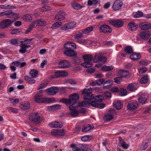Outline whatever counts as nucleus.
<instances>
[{"label":"nucleus","instance_id":"f257e3e1","mask_svg":"<svg viewBox=\"0 0 151 151\" xmlns=\"http://www.w3.org/2000/svg\"><path fill=\"white\" fill-rule=\"evenodd\" d=\"M82 94L84 95L83 99L88 101H83L78 103L79 106L88 107L90 106L97 107L98 106V103L94 100V97L91 93V88L89 87L88 88H85L82 92Z\"/></svg>","mask_w":151,"mask_h":151},{"label":"nucleus","instance_id":"f03ea898","mask_svg":"<svg viewBox=\"0 0 151 151\" xmlns=\"http://www.w3.org/2000/svg\"><path fill=\"white\" fill-rule=\"evenodd\" d=\"M101 55L99 53H96L93 59V57L92 55L89 54H85L83 56V58L84 60V62L82 63L81 65L87 68L91 67L92 66L93 63L92 61L93 59L94 63H96L99 62L100 61V58Z\"/></svg>","mask_w":151,"mask_h":151},{"label":"nucleus","instance_id":"7ed1b4c3","mask_svg":"<svg viewBox=\"0 0 151 151\" xmlns=\"http://www.w3.org/2000/svg\"><path fill=\"white\" fill-rule=\"evenodd\" d=\"M79 98V95L77 93H75L70 95L68 99H62L60 101L65 103L66 104H69L73 103L72 104L76 105L77 103L78 104V102L77 100H78Z\"/></svg>","mask_w":151,"mask_h":151},{"label":"nucleus","instance_id":"20e7f679","mask_svg":"<svg viewBox=\"0 0 151 151\" xmlns=\"http://www.w3.org/2000/svg\"><path fill=\"white\" fill-rule=\"evenodd\" d=\"M79 103H81V102H78V104L76 105L72 104L70 105L69 107V109L70 111V114L73 117H74L77 116L79 114V111L76 110L78 106L80 107L78 105Z\"/></svg>","mask_w":151,"mask_h":151},{"label":"nucleus","instance_id":"39448f33","mask_svg":"<svg viewBox=\"0 0 151 151\" xmlns=\"http://www.w3.org/2000/svg\"><path fill=\"white\" fill-rule=\"evenodd\" d=\"M109 22L110 24L115 27H120L123 26L124 24L123 22L119 19H113L110 20Z\"/></svg>","mask_w":151,"mask_h":151},{"label":"nucleus","instance_id":"423d86ee","mask_svg":"<svg viewBox=\"0 0 151 151\" xmlns=\"http://www.w3.org/2000/svg\"><path fill=\"white\" fill-rule=\"evenodd\" d=\"M9 19H5L2 21L0 23V28L3 29L8 28L13 22Z\"/></svg>","mask_w":151,"mask_h":151},{"label":"nucleus","instance_id":"0eeeda50","mask_svg":"<svg viewBox=\"0 0 151 151\" xmlns=\"http://www.w3.org/2000/svg\"><path fill=\"white\" fill-rule=\"evenodd\" d=\"M59 91L57 87L54 86L49 88L45 90V92L48 95L53 96L55 95Z\"/></svg>","mask_w":151,"mask_h":151},{"label":"nucleus","instance_id":"6e6552de","mask_svg":"<svg viewBox=\"0 0 151 151\" xmlns=\"http://www.w3.org/2000/svg\"><path fill=\"white\" fill-rule=\"evenodd\" d=\"M76 22H71L65 24L60 29L62 30H66L73 28L76 26Z\"/></svg>","mask_w":151,"mask_h":151},{"label":"nucleus","instance_id":"1a4fd4ad","mask_svg":"<svg viewBox=\"0 0 151 151\" xmlns=\"http://www.w3.org/2000/svg\"><path fill=\"white\" fill-rule=\"evenodd\" d=\"M99 31L100 33H111L112 29L111 27L106 24L103 25L99 28Z\"/></svg>","mask_w":151,"mask_h":151},{"label":"nucleus","instance_id":"9d476101","mask_svg":"<svg viewBox=\"0 0 151 151\" xmlns=\"http://www.w3.org/2000/svg\"><path fill=\"white\" fill-rule=\"evenodd\" d=\"M148 98V94L147 93H142L139 94L138 100L139 103L143 104H145Z\"/></svg>","mask_w":151,"mask_h":151},{"label":"nucleus","instance_id":"9b49d317","mask_svg":"<svg viewBox=\"0 0 151 151\" xmlns=\"http://www.w3.org/2000/svg\"><path fill=\"white\" fill-rule=\"evenodd\" d=\"M123 4L122 1L119 0H116L114 2L112 8L114 11H118L121 9Z\"/></svg>","mask_w":151,"mask_h":151},{"label":"nucleus","instance_id":"f8f14e48","mask_svg":"<svg viewBox=\"0 0 151 151\" xmlns=\"http://www.w3.org/2000/svg\"><path fill=\"white\" fill-rule=\"evenodd\" d=\"M66 16L65 13L63 11H59L55 15V20L61 21L65 19Z\"/></svg>","mask_w":151,"mask_h":151},{"label":"nucleus","instance_id":"ddd939ff","mask_svg":"<svg viewBox=\"0 0 151 151\" xmlns=\"http://www.w3.org/2000/svg\"><path fill=\"white\" fill-rule=\"evenodd\" d=\"M138 106L137 101H132L128 103L127 107L128 109L133 110L137 109Z\"/></svg>","mask_w":151,"mask_h":151},{"label":"nucleus","instance_id":"4468645a","mask_svg":"<svg viewBox=\"0 0 151 151\" xmlns=\"http://www.w3.org/2000/svg\"><path fill=\"white\" fill-rule=\"evenodd\" d=\"M40 116L38 112L33 113L29 116V119L30 120L34 122H39Z\"/></svg>","mask_w":151,"mask_h":151},{"label":"nucleus","instance_id":"2eb2a0df","mask_svg":"<svg viewBox=\"0 0 151 151\" xmlns=\"http://www.w3.org/2000/svg\"><path fill=\"white\" fill-rule=\"evenodd\" d=\"M65 130L63 129H53L51 131L52 134L54 136H63L65 133Z\"/></svg>","mask_w":151,"mask_h":151},{"label":"nucleus","instance_id":"dca6fc26","mask_svg":"<svg viewBox=\"0 0 151 151\" xmlns=\"http://www.w3.org/2000/svg\"><path fill=\"white\" fill-rule=\"evenodd\" d=\"M68 75V73L64 71H59L55 72L54 75L51 76V78L60 77H64Z\"/></svg>","mask_w":151,"mask_h":151},{"label":"nucleus","instance_id":"f3484780","mask_svg":"<svg viewBox=\"0 0 151 151\" xmlns=\"http://www.w3.org/2000/svg\"><path fill=\"white\" fill-rule=\"evenodd\" d=\"M70 65L69 62L65 60L61 61L58 63L59 67L60 68H67L69 67Z\"/></svg>","mask_w":151,"mask_h":151},{"label":"nucleus","instance_id":"a211bd4d","mask_svg":"<svg viewBox=\"0 0 151 151\" xmlns=\"http://www.w3.org/2000/svg\"><path fill=\"white\" fill-rule=\"evenodd\" d=\"M35 97L36 102L38 103H44L45 98L43 97V96L41 93H37L35 95Z\"/></svg>","mask_w":151,"mask_h":151},{"label":"nucleus","instance_id":"6ab92c4d","mask_svg":"<svg viewBox=\"0 0 151 151\" xmlns=\"http://www.w3.org/2000/svg\"><path fill=\"white\" fill-rule=\"evenodd\" d=\"M138 27V25L134 22H130L127 25V28L132 32L136 31Z\"/></svg>","mask_w":151,"mask_h":151},{"label":"nucleus","instance_id":"aec40b11","mask_svg":"<svg viewBox=\"0 0 151 151\" xmlns=\"http://www.w3.org/2000/svg\"><path fill=\"white\" fill-rule=\"evenodd\" d=\"M139 37L143 40H146L150 37L151 33L150 31L142 32L140 33Z\"/></svg>","mask_w":151,"mask_h":151},{"label":"nucleus","instance_id":"412c9836","mask_svg":"<svg viewBox=\"0 0 151 151\" xmlns=\"http://www.w3.org/2000/svg\"><path fill=\"white\" fill-rule=\"evenodd\" d=\"M140 28L143 30H146L151 28V24L148 22H142L139 25Z\"/></svg>","mask_w":151,"mask_h":151},{"label":"nucleus","instance_id":"4be33fe9","mask_svg":"<svg viewBox=\"0 0 151 151\" xmlns=\"http://www.w3.org/2000/svg\"><path fill=\"white\" fill-rule=\"evenodd\" d=\"M76 52V51L73 49H66L64 51V53L67 56L73 57L76 56L77 54Z\"/></svg>","mask_w":151,"mask_h":151},{"label":"nucleus","instance_id":"5701e85b","mask_svg":"<svg viewBox=\"0 0 151 151\" xmlns=\"http://www.w3.org/2000/svg\"><path fill=\"white\" fill-rule=\"evenodd\" d=\"M138 87L137 83H133L129 84L127 86V89L129 91H133L136 90Z\"/></svg>","mask_w":151,"mask_h":151},{"label":"nucleus","instance_id":"b1692460","mask_svg":"<svg viewBox=\"0 0 151 151\" xmlns=\"http://www.w3.org/2000/svg\"><path fill=\"white\" fill-rule=\"evenodd\" d=\"M117 74L122 78H126L130 75V73L127 71L120 70L118 72Z\"/></svg>","mask_w":151,"mask_h":151},{"label":"nucleus","instance_id":"393cba45","mask_svg":"<svg viewBox=\"0 0 151 151\" xmlns=\"http://www.w3.org/2000/svg\"><path fill=\"white\" fill-rule=\"evenodd\" d=\"M113 105L118 110L121 109L123 106V104L121 101L119 100H115L113 103Z\"/></svg>","mask_w":151,"mask_h":151},{"label":"nucleus","instance_id":"a878e982","mask_svg":"<svg viewBox=\"0 0 151 151\" xmlns=\"http://www.w3.org/2000/svg\"><path fill=\"white\" fill-rule=\"evenodd\" d=\"M141 57V55L139 53H134L132 54H131L129 56V58L131 60H137L139 59Z\"/></svg>","mask_w":151,"mask_h":151},{"label":"nucleus","instance_id":"bb28decb","mask_svg":"<svg viewBox=\"0 0 151 151\" xmlns=\"http://www.w3.org/2000/svg\"><path fill=\"white\" fill-rule=\"evenodd\" d=\"M20 107L22 109H27L30 108V105L29 103L28 102L25 101L20 104Z\"/></svg>","mask_w":151,"mask_h":151},{"label":"nucleus","instance_id":"cd10ccee","mask_svg":"<svg viewBox=\"0 0 151 151\" xmlns=\"http://www.w3.org/2000/svg\"><path fill=\"white\" fill-rule=\"evenodd\" d=\"M94 27H95L93 26L88 27L81 30V32L83 33L84 34H88L92 32Z\"/></svg>","mask_w":151,"mask_h":151},{"label":"nucleus","instance_id":"c85d7f7f","mask_svg":"<svg viewBox=\"0 0 151 151\" xmlns=\"http://www.w3.org/2000/svg\"><path fill=\"white\" fill-rule=\"evenodd\" d=\"M4 13V16H6L7 18H12L13 15L14 14V12L11 10L5 11Z\"/></svg>","mask_w":151,"mask_h":151},{"label":"nucleus","instance_id":"c756f323","mask_svg":"<svg viewBox=\"0 0 151 151\" xmlns=\"http://www.w3.org/2000/svg\"><path fill=\"white\" fill-rule=\"evenodd\" d=\"M29 74L32 78H36L38 74V71L37 70L32 69L30 70Z\"/></svg>","mask_w":151,"mask_h":151},{"label":"nucleus","instance_id":"7c9ffc66","mask_svg":"<svg viewBox=\"0 0 151 151\" xmlns=\"http://www.w3.org/2000/svg\"><path fill=\"white\" fill-rule=\"evenodd\" d=\"M20 49L19 50V52L22 54H23L26 52L27 49L26 48V46L24 44H20Z\"/></svg>","mask_w":151,"mask_h":151},{"label":"nucleus","instance_id":"2f4dec72","mask_svg":"<svg viewBox=\"0 0 151 151\" xmlns=\"http://www.w3.org/2000/svg\"><path fill=\"white\" fill-rule=\"evenodd\" d=\"M22 33L20 29H16L12 30L11 33L12 35H19Z\"/></svg>","mask_w":151,"mask_h":151},{"label":"nucleus","instance_id":"473e14b6","mask_svg":"<svg viewBox=\"0 0 151 151\" xmlns=\"http://www.w3.org/2000/svg\"><path fill=\"white\" fill-rule=\"evenodd\" d=\"M104 99V96L101 95H98L94 97V100L98 102H102Z\"/></svg>","mask_w":151,"mask_h":151},{"label":"nucleus","instance_id":"72a5a7b5","mask_svg":"<svg viewBox=\"0 0 151 151\" xmlns=\"http://www.w3.org/2000/svg\"><path fill=\"white\" fill-rule=\"evenodd\" d=\"M24 78L26 81L29 83H33L35 82V80L28 76H25Z\"/></svg>","mask_w":151,"mask_h":151},{"label":"nucleus","instance_id":"f704fd0d","mask_svg":"<svg viewBox=\"0 0 151 151\" xmlns=\"http://www.w3.org/2000/svg\"><path fill=\"white\" fill-rule=\"evenodd\" d=\"M92 127L90 124H88L86 126L83 127L82 129L83 132H87L92 129Z\"/></svg>","mask_w":151,"mask_h":151},{"label":"nucleus","instance_id":"c9c22d12","mask_svg":"<svg viewBox=\"0 0 151 151\" xmlns=\"http://www.w3.org/2000/svg\"><path fill=\"white\" fill-rule=\"evenodd\" d=\"M113 67L112 65L103 66L101 68L102 70L105 71H109L113 70Z\"/></svg>","mask_w":151,"mask_h":151},{"label":"nucleus","instance_id":"e433bc0d","mask_svg":"<svg viewBox=\"0 0 151 151\" xmlns=\"http://www.w3.org/2000/svg\"><path fill=\"white\" fill-rule=\"evenodd\" d=\"M125 52L128 54H130L133 52V49L131 46H128L124 49Z\"/></svg>","mask_w":151,"mask_h":151},{"label":"nucleus","instance_id":"4c0bfd02","mask_svg":"<svg viewBox=\"0 0 151 151\" xmlns=\"http://www.w3.org/2000/svg\"><path fill=\"white\" fill-rule=\"evenodd\" d=\"M73 8L76 10H79L82 8V6L79 4L77 3H73L72 4Z\"/></svg>","mask_w":151,"mask_h":151},{"label":"nucleus","instance_id":"58836bf2","mask_svg":"<svg viewBox=\"0 0 151 151\" xmlns=\"http://www.w3.org/2000/svg\"><path fill=\"white\" fill-rule=\"evenodd\" d=\"M92 139V137L91 136L87 135L81 137L82 140L83 142L88 141L91 140Z\"/></svg>","mask_w":151,"mask_h":151},{"label":"nucleus","instance_id":"ea45409f","mask_svg":"<svg viewBox=\"0 0 151 151\" xmlns=\"http://www.w3.org/2000/svg\"><path fill=\"white\" fill-rule=\"evenodd\" d=\"M148 81V76H144L141 78L140 81V82L141 83L145 84L147 83Z\"/></svg>","mask_w":151,"mask_h":151},{"label":"nucleus","instance_id":"a19ab883","mask_svg":"<svg viewBox=\"0 0 151 151\" xmlns=\"http://www.w3.org/2000/svg\"><path fill=\"white\" fill-rule=\"evenodd\" d=\"M38 26H44L46 24V22L43 19H38L37 20Z\"/></svg>","mask_w":151,"mask_h":151},{"label":"nucleus","instance_id":"79ce46f5","mask_svg":"<svg viewBox=\"0 0 151 151\" xmlns=\"http://www.w3.org/2000/svg\"><path fill=\"white\" fill-rule=\"evenodd\" d=\"M62 23L61 22H58L53 24L51 28L52 29H56L61 25Z\"/></svg>","mask_w":151,"mask_h":151},{"label":"nucleus","instance_id":"37998d69","mask_svg":"<svg viewBox=\"0 0 151 151\" xmlns=\"http://www.w3.org/2000/svg\"><path fill=\"white\" fill-rule=\"evenodd\" d=\"M113 116L112 115L109 114H108L105 115L104 117V119L107 121H109L112 119Z\"/></svg>","mask_w":151,"mask_h":151},{"label":"nucleus","instance_id":"c03bdc74","mask_svg":"<svg viewBox=\"0 0 151 151\" xmlns=\"http://www.w3.org/2000/svg\"><path fill=\"white\" fill-rule=\"evenodd\" d=\"M23 19L25 21H28L32 20L31 16L29 14H27L23 17Z\"/></svg>","mask_w":151,"mask_h":151},{"label":"nucleus","instance_id":"a18cd8bd","mask_svg":"<svg viewBox=\"0 0 151 151\" xmlns=\"http://www.w3.org/2000/svg\"><path fill=\"white\" fill-rule=\"evenodd\" d=\"M19 41L16 39H12L9 41V42L11 44L15 46L19 44Z\"/></svg>","mask_w":151,"mask_h":151},{"label":"nucleus","instance_id":"49530a36","mask_svg":"<svg viewBox=\"0 0 151 151\" xmlns=\"http://www.w3.org/2000/svg\"><path fill=\"white\" fill-rule=\"evenodd\" d=\"M81 146L80 151H92L90 148L86 147L82 144H80Z\"/></svg>","mask_w":151,"mask_h":151},{"label":"nucleus","instance_id":"de8ad7c7","mask_svg":"<svg viewBox=\"0 0 151 151\" xmlns=\"http://www.w3.org/2000/svg\"><path fill=\"white\" fill-rule=\"evenodd\" d=\"M81 146L79 145V147H78L75 144H72L71 145V147L72 148L73 150L74 151H80Z\"/></svg>","mask_w":151,"mask_h":151},{"label":"nucleus","instance_id":"09e8293b","mask_svg":"<svg viewBox=\"0 0 151 151\" xmlns=\"http://www.w3.org/2000/svg\"><path fill=\"white\" fill-rule=\"evenodd\" d=\"M119 92H120L121 95L122 96H124L127 94V91L125 89L120 88Z\"/></svg>","mask_w":151,"mask_h":151},{"label":"nucleus","instance_id":"8fccbe9b","mask_svg":"<svg viewBox=\"0 0 151 151\" xmlns=\"http://www.w3.org/2000/svg\"><path fill=\"white\" fill-rule=\"evenodd\" d=\"M61 106L59 104H56L54 105L50 106V109L51 110H56L60 109Z\"/></svg>","mask_w":151,"mask_h":151},{"label":"nucleus","instance_id":"3c124183","mask_svg":"<svg viewBox=\"0 0 151 151\" xmlns=\"http://www.w3.org/2000/svg\"><path fill=\"white\" fill-rule=\"evenodd\" d=\"M44 100V103L46 102L47 103H50L53 102L55 101V99L53 98H45Z\"/></svg>","mask_w":151,"mask_h":151},{"label":"nucleus","instance_id":"603ef678","mask_svg":"<svg viewBox=\"0 0 151 151\" xmlns=\"http://www.w3.org/2000/svg\"><path fill=\"white\" fill-rule=\"evenodd\" d=\"M143 15V13L141 11H137L136 14L134 15V18H137L140 17H142Z\"/></svg>","mask_w":151,"mask_h":151},{"label":"nucleus","instance_id":"864d4df0","mask_svg":"<svg viewBox=\"0 0 151 151\" xmlns=\"http://www.w3.org/2000/svg\"><path fill=\"white\" fill-rule=\"evenodd\" d=\"M122 78L120 76L115 78H114V82L117 84H120L122 81Z\"/></svg>","mask_w":151,"mask_h":151},{"label":"nucleus","instance_id":"5fc2aeb1","mask_svg":"<svg viewBox=\"0 0 151 151\" xmlns=\"http://www.w3.org/2000/svg\"><path fill=\"white\" fill-rule=\"evenodd\" d=\"M120 145L122 147L125 149H127L128 148L129 146V145L128 144H127L125 141L122 142Z\"/></svg>","mask_w":151,"mask_h":151},{"label":"nucleus","instance_id":"6e6d98bb","mask_svg":"<svg viewBox=\"0 0 151 151\" xmlns=\"http://www.w3.org/2000/svg\"><path fill=\"white\" fill-rule=\"evenodd\" d=\"M105 81V79H100L96 80L97 84L98 86H101V84L104 82Z\"/></svg>","mask_w":151,"mask_h":151},{"label":"nucleus","instance_id":"4d7b16f0","mask_svg":"<svg viewBox=\"0 0 151 151\" xmlns=\"http://www.w3.org/2000/svg\"><path fill=\"white\" fill-rule=\"evenodd\" d=\"M148 147V143L145 142L143 143L140 147V149L144 150L146 149Z\"/></svg>","mask_w":151,"mask_h":151},{"label":"nucleus","instance_id":"13d9d810","mask_svg":"<svg viewBox=\"0 0 151 151\" xmlns=\"http://www.w3.org/2000/svg\"><path fill=\"white\" fill-rule=\"evenodd\" d=\"M111 91L113 92L118 93L119 91V89L116 87H114L111 88Z\"/></svg>","mask_w":151,"mask_h":151},{"label":"nucleus","instance_id":"bf43d9fd","mask_svg":"<svg viewBox=\"0 0 151 151\" xmlns=\"http://www.w3.org/2000/svg\"><path fill=\"white\" fill-rule=\"evenodd\" d=\"M9 100L10 101L11 103L13 104H17L19 102V99H12L9 98Z\"/></svg>","mask_w":151,"mask_h":151},{"label":"nucleus","instance_id":"052dcab7","mask_svg":"<svg viewBox=\"0 0 151 151\" xmlns=\"http://www.w3.org/2000/svg\"><path fill=\"white\" fill-rule=\"evenodd\" d=\"M56 121H55L50 122L49 123V125L51 127L57 128L58 126L56 124Z\"/></svg>","mask_w":151,"mask_h":151},{"label":"nucleus","instance_id":"680f3d73","mask_svg":"<svg viewBox=\"0 0 151 151\" xmlns=\"http://www.w3.org/2000/svg\"><path fill=\"white\" fill-rule=\"evenodd\" d=\"M9 110L10 111L15 113H17L18 112V110L16 108L12 107H10Z\"/></svg>","mask_w":151,"mask_h":151},{"label":"nucleus","instance_id":"e2e57ef3","mask_svg":"<svg viewBox=\"0 0 151 151\" xmlns=\"http://www.w3.org/2000/svg\"><path fill=\"white\" fill-rule=\"evenodd\" d=\"M100 61L99 62H101L103 63H104L106 62L107 61V59L106 57L104 56H102L101 55L100 56Z\"/></svg>","mask_w":151,"mask_h":151},{"label":"nucleus","instance_id":"0e129e2a","mask_svg":"<svg viewBox=\"0 0 151 151\" xmlns=\"http://www.w3.org/2000/svg\"><path fill=\"white\" fill-rule=\"evenodd\" d=\"M64 47L66 49H71L70 42H68L64 45Z\"/></svg>","mask_w":151,"mask_h":151},{"label":"nucleus","instance_id":"69168bd1","mask_svg":"<svg viewBox=\"0 0 151 151\" xmlns=\"http://www.w3.org/2000/svg\"><path fill=\"white\" fill-rule=\"evenodd\" d=\"M83 37V35L81 33H79L75 34V37L76 39H79Z\"/></svg>","mask_w":151,"mask_h":151},{"label":"nucleus","instance_id":"338daca9","mask_svg":"<svg viewBox=\"0 0 151 151\" xmlns=\"http://www.w3.org/2000/svg\"><path fill=\"white\" fill-rule=\"evenodd\" d=\"M74 60L75 63L78 64L81 62L82 60L81 59L79 58H76Z\"/></svg>","mask_w":151,"mask_h":151},{"label":"nucleus","instance_id":"774afa93","mask_svg":"<svg viewBox=\"0 0 151 151\" xmlns=\"http://www.w3.org/2000/svg\"><path fill=\"white\" fill-rule=\"evenodd\" d=\"M38 26L37 20L34 21L30 25V26L32 27V28Z\"/></svg>","mask_w":151,"mask_h":151}]
</instances>
